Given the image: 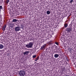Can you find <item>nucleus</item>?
<instances>
[{"label":"nucleus","instance_id":"nucleus-1","mask_svg":"<svg viewBox=\"0 0 76 76\" xmlns=\"http://www.w3.org/2000/svg\"><path fill=\"white\" fill-rule=\"evenodd\" d=\"M18 74L20 76H25V74H26V73L25 71L23 70H21L19 71Z\"/></svg>","mask_w":76,"mask_h":76},{"label":"nucleus","instance_id":"nucleus-5","mask_svg":"<svg viewBox=\"0 0 76 76\" xmlns=\"http://www.w3.org/2000/svg\"><path fill=\"white\" fill-rule=\"evenodd\" d=\"M47 45V44H44L41 48L40 49L41 50H44V49H45V47Z\"/></svg>","mask_w":76,"mask_h":76},{"label":"nucleus","instance_id":"nucleus-7","mask_svg":"<svg viewBox=\"0 0 76 76\" xmlns=\"http://www.w3.org/2000/svg\"><path fill=\"white\" fill-rule=\"evenodd\" d=\"M6 25H4V26L2 28V31H4L5 30V29L6 28Z\"/></svg>","mask_w":76,"mask_h":76},{"label":"nucleus","instance_id":"nucleus-16","mask_svg":"<svg viewBox=\"0 0 76 76\" xmlns=\"http://www.w3.org/2000/svg\"><path fill=\"white\" fill-rule=\"evenodd\" d=\"M36 55H33L32 56L33 58H36Z\"/></svg>","mask_w":76,"mask_h":76},{"label":"nucleus","instance_id":"nucleus-13","mask_svg":"<svg viewBox=\"0 0 76 76\" xmlns=\"http://www.w3.org/2000/svg\"><path fill=\"white\" fill-rule=\"evenodd\" d=\"M47 13L48 14V15H49V14H50V11H48L47 12Z\"/></svg>","mask_w":76,"mask_h":76},{"label":"nucleus","instance_id":"nucleus-10","mask_svg":"<svg viewBox=\"0 0 76 76\" xmlns=\"http://www.w3.org/2000/svg\"><path fill=\"white\" fill-rule=\"evenodd\" d=\"M18 21V20L16 19H13L12 20V22H16Z\"/></svg>","mask_w":76,"mask_h":76},{"label":"nucleus","instance_id":"nucleus-20","mask_svg":"<svg viewBox=\"0 0 76 76\" xmlns=\"http://www.w3.org/2000/svg\"><path fill=\"white\" fill-rule=\"evenodd\" d=\"M55 44H56V45H58V43H57V42H56L55 43Z\"/></svg>","mask_w":76,"mask_h":76},{"label":"nucleus","instance_id":"nucleus-8","mask_svg":"<svg viewBox=\"0 0 76 76\" xmlns=\"http://www.w3.org/2000/svg\"><path fill=\"white\" fill-rule=\"evenodd\" d=\"M4 47V45L2 44H0V49H3Z\"/></svg>","mask_w":76,"mask_h":76},{"label":"nucleus","instance_id":"nucleus-9","mask_svg":"<svg viewBox=\"0 0 76 76\" xmlns=\"http://www.w3.org/2000/svg\"><path fill=\"white\" fill-rule=\"evenodd\" d=\"M59 56V55L58 54H55L54 56V57L55 58H57Z\"/></svg>","mask_w":76,"mask_h":76},{"label":"nucleus","instance_id":"nucleus-23","mask_svg":"<svg viewBox=\"0 0 76 76\" xmlns=\"http://www.w3.org/2000/svg\"><path fill=\"white\" fill-rule=\"evenodd\" d=\"M62 72H63V70L62 71Z\"/></svg>","mask_w":76,"mask_h":76},{"label":"nucleus","instance_id":"nucleus-6","mask_svg":"<svg viewBox=\"0 0 76 76\" xmlns=\"http://www.w3.org/2000/svg\"><path fill=\"white\" fill-rule=\"evenodd\" d=\"M29 51H26L23 53V55H28V54H29Z\"/></svg>","mask_w":76,"mask_h":76},{"label":"nucleus","instance_id":"nucleus-14","mask_svg":"<svg viewBox=\"0 0 76 76\" xmlns=\"http://www.w3.org/2000/svg\"><path fill=\"white\" fill-rule=\"evenodd\" d=\"M38 58H39V57H38L37 58H36V60H35V61H37V60H38Z\"/></svg>","mask_w":76,"mask_h":76},{"label":"nucleus","instance_id":"nucleus-15","mask_svg":"<svg viewBox=\"0 0 76 76\" xmlns=\"http://www.w3.org/2000/svg\"><path fill=\"white\" fill-rule=\"evenodd\" d=\"M9 0H7V1H6V3L7 4L9 3Z\"/></svg>","mask_w":76,"mask_h":76},{"label":"nucleus","instance_id":"nucleus-3","mask_svg":"<svg viewBox=\"0 0 76 76\" xmlns=\"http://www.w3.org/2000/svg\"><path fill=\"white\" fill-rule=\"evenodd\" d=\"M72 27H71L69 28H66V31H67L68 32H70L71 31H72Z\"/></svg>","mask_w":76,"mask_h":76},{"label":"nucleus","instance_id":"nucleus-4","mask_svg":"<svg viewBox=\"0 0 76 76\" xmlns=\"http://www.w3.org/2000/svg\"><path fill=\"white\" fill-rule=\"evenodd\" d=\"M15 30L16 32H18L20 30V28L19 26L16 27L15 28Z\"/></svg>","mask_w":76,"mask_h":76},{"label":"nucleus","instance_id":"nucleus-11","mask_svg":"<svg viewBox=\"0 0 76 76\" xmlns=\"http://www.w3.org/2000/svg\"><path fill=\"white\" fill-rule=\"evenodd\" d=\"M64 25L65 28H67L68 26V24H65Z\"/></svg>","mask_w":76,"mask_h":76},{"label":"nucleus","instance_id":"nucleus-18","mask_svg":"<svg viewBox=\"0 0 76 76\" xmlns=\"http://www.w3.org/2000/svg\"><path fill=\"white\" fill-rule=\"evenodd\" d=\"M73 1V0H71V1H70V3H71V4H72V2Z\"/></svg>","mask_w":76,"mask_h":76},{"label":"nucleus","instance_id":"nucleus-22","mask_svg":"<svg viewBox=\"0 0 76 76\" xmlns=\"http://www.w3.org/2000/svg\"><path fill=\"white\" fill-rule=\"evenodd\" d=\"M64 76H69L68 75H65Z\"/></svg>","mask_w":76,"mask_h":76},{"label":"nucleus","instance_id":"nucleus-2","mask_svg":"<svg viewBox=\"0 0 76 76\" xmlns=\"http://www.w3.org/2000/svg\"><path fill=\"white\" fill-rule=\"evenodd\" d=\"M33 45H34V44L32 42L29 43L28 44L26 45L25 44V47L27 48H32V46H33Z\"/></svg>","mask_w":76,"mask_h":76},{"label":"nucleus","instance_id":"nucleus-19","mask_svg":"<svg viewBox=\"0 0 76 76\" xmlns=\"http://www.w3.org/2000/svg\"><path fill=\"white\" fill-rule=\"evenodd\" d=\"M63 70H66V67H64L63 68Z\"/></svg>","mask_w":76,"mask_h":76},{"label":"nucleus","instance_id":"nucleus-12","mask_svg":"<svg viewBox=\"0 0 76 76\" xmlns=\"http://www.w3.org/2000/svg\"><path fill=\"white\" fill-rule=\"evenodd\" d=\"M2 9V6H0V13L1 12V10Z\"/></svg>","mask_w":76,"mask_h":76},{"label":"nucleus","instance_id":"nucleus-21","mask_svg":"<svg viewBox=\"0 0 76 76\" xmlns=\"http://www.w3.org/2000/svg\"><path fill=\"white\" fill-rule=\"evenodd\" d=\"M30 41H31V40H32V38H31L30 39H29Z\"/></svg>","mask_w":76,"mask_h":76},{"label":"nucleus","instance_id":"nucleus-17","mask_svg":"<svg viewBox=\"0 0 76 76\" xmlns=\"http://www.w3.org/2000/svg\"><path fill=\"white\" fill-rule=\"evenodd\" d=\"M53 44L52 41H51L49 42V44Z\"/></svg>","mask_w":76,"mask_h":76}]
</instances>
